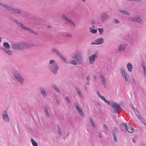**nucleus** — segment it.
<instances>
[{
    "mask_svg": "<svg viewBox=\"0 0 146 146\" xmlns=\"http://www.w3.org/2000/svg\"><path fill=\"white\" fill-rule=\"evenodd\" d=\"M72 58L76 60H72L69 62L71 64L76 65L77 64H81L83 62V57L81 53L79 51H77L72 55Z\"/></svg>",
    "mask_w": 146,
    "mask_h": 146,
    "instance_id": "obj_1",
    "label": "nucleus"
},
{
    "mask_svg": "<svg viewBox=\"0 0 146 146\" xmlns=\"http://www.w3.org/2000/svg\"><path fill=\"white\" fill-rule=\"evenodd\" d=\"M11 72L15 80L20 84H23L25 82V80L19 72L17 70L13 69Z\"/></svg>",
    "mask_w": 146,
    "mask_h": 146,
    "instance_id": "obj_2",
    "label": "nucleus"
},
{
    "mask_svg": "<svg viewBox=\"0 0 146 146\" xmlns=\"http://www.w3.org/2000/svg\"><path fill=\"white\" fill-rule=\"evenodd\" d=\"M11 72L15 80L20 84H23L25 82V80L19 72L17 70L13 69Z\"/></svg>",
    "mask_w": 146,
    "mask_h": 146,
    "instance_id": "obj_3",
    "label": "nucleus"
},
{
    "mask_svg": "<svg viewBox=\"0 0 146 146\" xmlns=\"http://www.w3.org/2000/svg\"><path fill=\"white\" fill-rule=\"evenodd\" d=\"M11 72L15 80L20 84H23L25 82V80L19 72L17 70L13 69Z\"/></svg>",
    "mask_w": 146,
    "mask_h": 146,
    "instance_id": "obj_4",
    "label": "nucleus"
},
{
    "mask_svg": "<svg viewBox=\"0 0 146 146\" xmlns=\"http://www.w3.org/2000/svg\"><path fill=\"white\" fill-rule=\"evenodd\" d=\"M0 5L6 9L7 10L11 11L12 13L17 15H21L22 12L20 9L14 8L8 4H4L0 2Z\"/></svg>",
    "mask_w": 146,
    "mask_h": 146,
    "instance_id": "obj_5",
    "label": "nucleus"
},
{
    "mask_svg": "<svg viewBox=\"0 0 146 146\" xmlns=\"http://www.w3.org/2000/svg\"><path fill=\"white\" fill-rule=\"evenodd\" d=\"M12 21H13L19 27H20L22 29L25 31H28L29 32L31 33H32L34 34L35 35H38V33L34 31L33 29L29 27H25L22 23L19 22L17 19H13L12 20Z\"/></svg>",
    "mask_w": 146,
    "mask_h": 146,
    "instance_id": "obj_6",
    "label": "nucleus"
},
{
    "mask_svg": "<svg viewBox=\"0 0 146 146\" xmlns=\"http://www.w3.org/2000/svg\"><path fill=\"white\" fill-rule=\"evenodd\" d=\"M120 127L121 131H123L125 133L128 131L129 133H132L134 131V128L130 126L129 124L127 125L124 123H121L120 125Z\"/></svg>",
    "mask_w": 146,
    "mask_h": 146,
    "instance_id": "obj_7",
    "label": "nucleus"
},
{
    "mask_svg": "<svg viewBox=\"0 0 146 146\" xmlns=\"http://www.w3.org/2000/svg\"><path fill=\"white\" fill-rule=\"evenodd\" d=\"M12 47L14 50H23L27 48V44L24 42L15 43L12 44Z\"/></svg>",
    "mask_w": 146,
    "mask_h": 146,
    "instance_id": "obj_8",
    "label": "nucleus"
},
{
    "mask_svg": "<svg viewBox=\"0 0 146 146\" xmlns=\"http://www.w3.org/2000/svg\"><path fill=\"white\" fill-rule=\"evenodd\" d=\"M49 68L50 71L54 74H57L59 67L57 63L49 65Z\"/></svg>",
    "mask_w": 146,
    "mask_h": 146,
    "instance_id": "obj_9",
    "label": "nucleus"
},
{
    "mask_svg": "<svg viewBox=\"0 0 146 146\" xmlns=\"http://www.w3.org/2000/svg\"><path fill=\"white\" fill-rule=\"evenodd\" d=\"M111 106L114 108L113 112L116 114L118 113V111H120V108H121L120 105L115 102H111Z\"/></svg>",
    "mask_w": 146,
    "mask_h": 146,
    "instance_id": "obj_10",
    "label": "nucleus"
},
{
    "mask_svg": "<svg viewBox=\"0 0 146 146\" xmlns=\"http://www.w3.org/2000/svg\"><path fill=\"white\" fill-rule=\"evenodd\" d=\"M52 51L61 59L64 62L66 63H68L67 62L66 58L58 50L55 48H53L52 50Z\"/></svg>",
    "mask_w": 146,
    "mask_h": 146,
    "instance_id": "obj_11",
    "label": "nucleus"
},
{
    "mask_svg": "<svg viewBox=\"0 0 146 146\" xmlns=\"http://www.w3.org/2000/svg\"><path fill=\"white\" fill-rule=\"evenodd\" d=\"M128 20L129 21L138 23L142 24L143 22V20L141 18L139 17L138 16L133 17H130L129 18Z\"/></svg>",
    "mask_w": 146,
    "mask_h": 146,
    "instance_id": "obj_12",
    "label": "nucleus"
},
{
    "mask_svg": "<svg viewBox=\"0 0 146 146\" xmlns=\"http://www.w3.org/2000/svg\"><path fill=\"white\" fill-rule=\"evenodd\" d=\"M110 18L108 15V13L106 12H103L101 14L100 19L102 23H103L105 21L108 20Z\"/></svg>",
    "mask_w": 146,
    "mask_h": 146,
    "instance_id": "obj_13",
    "label": "nucleus"
},
{
    "mask_svg": "<svg viewBox=\"0 0 146 146\" xmlns=\"http://www.w3.org/2000/svg\"><path fill=\"white\" fill-rule=\"evenodd\" d=\"M74 106L77 111L79 112L80 115L82 117L84 116V113L82 108H80L78 103H74Z\"/></svg>",
    "mask_w": 146,
    "mask_h": 146,
    "instance_id": "obj_14",
    "label": "nucleus"
},
{
    "mask_svg": "<svg viewBox=\"0 0 146 146\" xmlns=\"http://www.w3.org/2000/svg\"><path fill=\"white\" fill-rule=\"evenodd\" d=\"M104 39L102 38H100L96 39L94 42L91 43L92 45H99L101 44L104 42Z\"/></svg>",
    "mask_w": 146,
    "mask_h": 146,
    "instance_id": "obj_15",
    "label": "nucleus"
},
{
    "mask_svg": "<svg viewBox=\"0 0 146 146\" xmlns=\"http://www.w3.org/2000/svg\"><path fill=\"white\" fill-rule=\"evenodd\" d=\"M39 90L43 97L44 98H46L48 95V94L45 88L42 86H40L39 87Z\"/></svg>",
    "mask_w": 146,
    "mask_h": 146,
    "instance_id": "obj_16",
    "label": "nucleus"
},
{
    "mask_svg": "<svg viewBox=\"0 0 146 146\" xmlns=\"http://www.w3.org/2000/svg\"><path fill=\"white\" fill-rule=\"evenodd\" d=\"M62 17L63 19L70 23L73 27H75L76 26V24L73 22L72 20L70 19L66 16L65 14H63L62 15Z\"/></svg>",
    "mask_w": 146,
    "mask_h": 146,
    "instance_id": "obj_17",
    "label": "nucleus"
},
{
    "mask_svg": "<svg viewBox=\"0 0 146 146\" xmlns=\"http://www.w3.org/2000/svg\"><path fill=\"white\" fill-rule=\"evenodd\" d=\"M2 114L3 120L6 122H9V119L7 111L5 110Z\"/></svg>",
    "mask_w": 146,
    "mask_h": 146,
    "instance_id": "obj_18",
    "label": "nucleus"
},
{
    "mask_svg": "<svg viewBox=\"0 0 146 146\" xmlns=\"http://www.w3.org/2000/svg\"><path fill=\"white\" fill-rule=\"evenodd\" d=\"M98 57L97 54H95L94 55L91 56L89 58V60L90 61V63L92 64H93V62L94 61L95 59Z\"/></svg>",
    "mask_w": 146,
    "mask_h": 146,
    "instance_id": "obj_19",
    "label": "nucleus"
},
{
    "mask_svg": "<svg viewBox=\"0 0 146 146\" xmlns=\"http://www.w3.org/2000/svg\"><path fill=\"white\" fill-rule=\"evenodd\" d=\"M121 73L123 77L125 78L127 77V73L125 71L124 67H120L119 68Z\"/></svg>",
    "mask_w": 146,
    "mask_h": 146,
    "instance_id": "obj_20",
    "label": "nucleus"
},
{
    "mask_svg": "<svg viewBox=\"0 0 146 146\" xmlns=\"http://www.w3.org/2000/svg\"><path fill=\"white\" fill-rule=\"evenodd\" d=\"M51 87L52 88L54 89L56 92L60 94V92L59 89L55 84H53L52 85Z\"/></svg>",
    "mask_w": 146,
    "mask_h": 146,
    "instance_id": "obj_21",
    "label": "nucleus"
},
{
    "mask_svg": "<svg viewBox=\"0 0 146 146\" xmlns=\"http://www.w3.org/2000/svg\"><path fill=\"white\" fill-rule=\"evenodd\" d=\"M119 11L120 13L127 15V16H129L130 15L129 13L124 9H121L119 10Z\"/></svg>",
    "mask_w": 146,
    "mask_h": 146,
    "instance_id": "obj_22",
    "label": "nucleus"
},
{
    "mask_svg": "<svg viewBox=\"0 0 146 146\" xmlns=\"http://www.w3.org/2000/svg\"><path fill=\"white\" fill-rule=\"evenodd\" d=\"M127 69L130 72H132V69H133V67L131 63H128L127 64Z\"/></svg>",
    "mask_w": 146,
    "mask_h": 146,
    "instance_id": "obj_23",
    "label": "nucleus"
},
{
    "mask_svg": "<svg viewBox=\"0 0 146 146\" xmlns=\"http://www.w3.org/2000/svg\"><path fill=\"white\" fill-rule=\"evenodd\" d=\"M126 47V45L123 44H121L119 47V51H123L125 50Z\"/></svg>",
    "mask_w": 146,
    "mask_h": 146,
    "instance_id": "obj_24",
    "label": "nucleus"
},
{
    "mask_svg": "<svg viewBox=\"0 0 146 146\" xmlns=\"http://www.w3.org/2000/svg\"><path fill=\"white\" fill-rule=\"evenodd\" d=\"M57 126L58 129V135L60 136H61L62 135V133L61 132V128L60 125L59 124H58L57 125Z\"/></svg>",
    "mask_w": 146,
    "mask_h": 146,
    "instance_id": "obj_25",
    "label": "nucleus"
},
{
    "mask_svg": "<svg viewBox=\"0 0 146 146\" xmlns=\"http://www.w3.org/2000/svg\"><path fill=\"white\" fill-rule=\"evenodd\" d=\"M112 133L113 136L114 137V142L115 143H117V140L116 133H115L114 132H112Z\"/></svg>",
    "mask_w": 146,
    "mask_h": 146,
    "instance_id": "obj_26",
    "label": "nucleus"
},
{
    "mask_svg": "<svg viewBox=\"0 0 146 146\" xmlns=\"http://www.w3.org/2000/svg\"><path fill=\"white\" fill-rule=\"evenodd\" d=\"M3 45L5 48L7 49H9L10 47V45L7 42H5L4 43Z\"/></svg>",
    "mask_w": 146,
    "mask_h": 146,
    "instance_id": "obj_27",
    "label": "nucleus"
},
{
    "mask_svg": "<svg viewBox=\"0 0 146 146\" xmlns=\"http://www.w3.org/2000/svg\"><path fill=\"white\" fill-rule=\"evenodd\" d=\"M89 121L93 128H95L96 127L95 124L94 123L93 120L91 118H90Z\"/></svg>",
    "mask_w": 146,
    "mask_h": 146,
    "instance_id": "obj_28",
    "label": "nucleus"
},
{
    "mask_svg": "<svg viewBox=\"0 0 146 146\" xmlns=\"http://www.w3.org/2000/svg\"><path fill=\"white\" fill-rule=\"evenodd\" d=\"M90 32L93 34H95L97 32V31L96 29H93L91 27H90Z\"/></svg>",
    "mask_w": 146,
    "mask_h": 146,
    "instance_id": "obj_29",
    "label": "nucleus"
},
{
    "mask_svg": "<svg viewBox=\"0 0 146 146\" xmlns=\"http://www.w3.org/2000/svg\"><path fill=\"white\" fill-rule=\"evenodd\" d=\"M44 109L45 112L47 115L48 117H49L50 115L48 111V109L46 106H45L44 107Z\"/></svg>",
    "mask_w": 146,
    "mask_h": 146,
    "instance_id": "obj_30",
    "label": "nucleus"
},
{
    "mask_svg": "<svg viewBox=\"0 0 146 146\" xmlns=\"http://www.w3.org/2000/svg\"><path fill=\"white\" fill-rule=\"evenodd\" d=\"M5 52L7 53L9 55H11L13 54V52L7 49Z\"/></svg>",
    "mask_w": 146,
    "mask_h": 146,
    "instance_id": "obj_31",
    "label": "nucleus"
},
{
    "mask_svg": "<svg viewBox=\"0 0 146 146\" xmlns=\"http://www.w3.org/2000/svg\"><path fill=\"white\" fill-rule=\"evenodd\" d=\"M76 90L77 92L78 93V94L79 95V96L81 97H82V94L81 92L80 91V89L78 88H76Z\"/></svg>",
    "mask_w": 146,
    "mask_h": 146,
    "instance_id": "obj_32",
    "label": "nucleus"
},
{
    "mask_svg": "<svg viewBox=\"0 0 146 146\" xmlns=\"http://www.w3.org/2000/svg\"><path fill=\"white\" fill-rule=\"evenodd\" d=\"M31 140L33 146H38V144L33 139L31 138Z\"/></svg>",
    "mask_w": 146,
    "mask_h": 146,
    "instance_id": "obj_33",
    "label": "nucleus"
},
{
    "mask_svg": "<svg viewBox=\"0 0 146 146\" xmlns=\"http://www.w3.org/2000/svg\"><path fill=\"white\" fill-rule=\"evenodd\" d=\"M129 78V77L128 76L127 77L125 78L126 83L127 84H129L130 82V81L129 79H128Z\"/></svg>",
    "mask_w": 146,
    "mask_h": 146,
    "instance_id": "obj_34",
    "label": "nucleus"
},
{
    "mask_svg": "<svg viewBox=\"0 0 146 146\" xmlns=\"http://www.w3.org/2000/svg\"><path fill=\"white\" fill-rule=\"evenodd\" d=\"M98 29L99 30L100 34V35H102L103 33L104 29L103 28H100Z\"/></svg>",
    "mask_w": 146,
    "mask_h": 146,
    "instance_id": "obj_35",
    "label": "nucleus"
},
{
    "mask_svg": "<svg viewBox=\"0 0 146 146\" xmlns=\"http://www.w3.org/2000/svg\"><path fill=\"white\" fill-rule=\"evenodd\" d=\"M113 22L116 24H117L120 22L117 19H114L113 21Z\"/></svg>",
    "mask_w": 146,
    "mask_h": 146,
    "instance_id": "obj_36",
    "label": "nucleus"
},
{
    "mask_svg": "<svg viewBox=\"0 0 146 146\" xmlns=\"http://www.w3.org/2000/svg\"><path fill=\"white\" fill-rule=\"evenodd\" d=\"M145 63L144 60H142L141 61V65L142 68L145 66Z\"/></svg>",
    "mask_w": 146,
    "mask_h": 146,
    "instance_id": "obj_37",
    "label": "nucleus"
},
{
    "mask_svg": "<svg viewBox=\"0 0 146 146\" xmlns=\"http://www.w3.org/2000/svg\"><path fill=\"white\" fill-rule=\"evenodd\" d=\"M113 131L112 132H114L115 133H118V129L116 127H113Z\"/></svg>",
    "mask_w": 146,
    "mask_h": 146,
    "instance_id": "obj_38",
    "label": "nucleus"
},
{
    "mask_svg": "<svg viewBox=\"0 0 146 146\" xmlns=\"http://www.w3.org/2000/svg\"><path fill=\"white\" fill-rule=\"evenodd\" d=\"M65 99L66 101L67 102L68 104H70L71 103V101L69 100L68 97H65Z\"/></svg>",
    "mask_w": 146,
    "mask_h": 146,
    "instance_id": "obj_39",
    "label": "nucleus"
},
{
    "mask_svg": "<svg viewBox=\"0 0 146 146\" xmlns=\"http://www.w3.org/2000/svg\"><path fill=\"white\" fill-rule=\"evenodd\" d=\"M100 78L101 79L102 82H103V81H104V80H106L104 76L103 75H101L100 76Z\"/></svg>",
    "mask_w": 146,
    "mask_h": 146,
    "instance_id": "obj_40",
    "label": "nucleus"
},
{
    "mask_svg": "<svg viewBox=\"0 0 146 146\" xmlns=\"http://www.w3.org/2000/svg\"><path fill=\"white\" fill-rule=\"evenodd\" d=\"M49 63L51 65L55 63V61L53 59L50 60L49 61Z\"/></svg>",
    "mask_w": 146,
    "mask_h": 146,
    "instance_id": "obj_41",
    "label": "nucleus"
},
{
    "mask_svg": "<svg viewBox=\"0 0 146 146\" xmlns=\"http://www.w3.org/2000/svg\"><path fill=\"white\" fill-rule=\"evenodd\" d=\"M134 111L135 114L136 115L137 117V116H138L137 115H140V114H139V111L137 109H136Z\"/></svg>",
    "mask_w": 146,
    "mask_h": 146,
    "instance_id": "obj_42",
    "label": "nucleus"
},
{
    "mask_svg": "<svg viewBox=\"0 0 146 146\" xmlns=\"http://www.w3.org/2000/svg\"><path fill=\"white\" fill-rule=\"evenodd\" d=\"M103 126L104 128L107 131H108V130H109L108 128L105 124H103Z\"/></svg>",
    "mask_w": 146,
    "mask_h": 146,
    "instance_id": "obj_43",
    "label": "nucleus"
},
{
    "mask_svg": "<svg viewBox=\"0 0 146 146\" xmlns=\"http://www.w3.org/2000/svg\"><path fill=\"white\" fill-rule=\"evenodd\" d=\"M102 83L103 85L105 87L106 83V80H104V81H103V82H102Z\"/></svg>",
    "mask_w": 146,
    "mask_h": 146,
    "instance_id": "obj_44",
    "label": "nucleus"
},
{
    "mask_svg": "<svg viewBox=\"0 0 146 146\" xmlns=\"http://www.w3.org/2000/svg\"><path fill=\"white\" fill-rule=\"evenodd\" d=\"M140 121L142 122L146 126V123L145 122V120L143 118V117L142 118L140 119Z\"/></svg>",
    "mask_w": 146,
    "mask_h": 146,
    "instance_id": "obj_45",
    "label": "nucleus"
},
{
    "mask_svg": "<svg viewBox=\"0 0 146 146\" xmlns=\"http://www.w3.org/2000/svg\"><path fill=\"white\" fill-rule=\"evenodd\" d=\"M104 101L108 105H110L111 106V103H110L109 101L107 100L106 99Z\"/></svg>",
    "mask_w": 146,
    "mask_h": 146,
    "instance_id": "obj_46",
    "label": "nucleus"
},
{
    "mask_svg": "<svg viewBox=\"0 0 146 146\" xmlns=\"http://www.w3.org/2000/svg\"><path fill=\"white\" fill-rule=\"evenodd\" d=\"M138 116H137V117L140 120V119H141L143 117H142V116L140 115H137Z\"/></svg>",
    "mask_w": 146,
    "mask_h": 146,
    "instance_id": "obj_47",
    "label": "nucleus"
},
{
    "mask_svg": "<svg viewBox=\"0 0 146 146\" xmlns=\"http://www.w3.org/2000/svg\"><path fill=\"white\" fill-rule=\"evenodd\" d=\"M100 98L104 101L106 99L105 98L102 96H100Z\"/></svg>",
    "mask_w": 146,
    "mask_h": 146,
    "instance_id": "obj_48",
    "label": "nucleus"
},
{
    "mask_svg": "<svg viewBox=\"0 0 146 146\" xmlns=\"http://www.w3.org/2000/svg\"><path fill=\"white\" fill-rule=\"evenodd\" d=\"M1 49L4 52H5L6 51V50H7V48L6 49V48H4V47H3V48H1Z\"/></svg>",
    "mask_w": 146,
    "mask_h": 146,
    "instance_id": "obj_49",
    "label": "nucleus"
},
{
    "mask_svg": "<svg viewBox=\"0 0 146 146\" xmlns=\"http://www.w3.org/2000/svg\"><path fill=\"white\" fill-rule=\"evenodd\" d=\"M86 79L88 81H90V76H88L86 77Z\"/></svg>",
    "mask_w": 146,
    "mask_h": 146,
    "instance_id": "obj_50",
    "label": "nucleus"
},
{
    "mask_svg": "<svg viewBox=\"0 0 146 146\" xmlns=\"http://www.w3.org/2000/svg\"><path fill=\"white\" fill-rule=\"evenodd\" d=\"M130 106H131V107L133 109L134 111L136 109H135L134 108L133 106L131 104H130Z\"/></svg>",
    "mask_w": 146,
    "mask_h": 146,
    "instance_id": "obj_51",
    "label": "nucleus"
},
{
    "mask_svg": "<svg viewBox=\"0 0 146 146\" xmlns=\"http://www.w3.org/2000/svg\"><path fill=\"white\" fill-rule=\"evenodd\" d=\"M56 102L57 103L58 105H60V102L58 100H57V99H56Z\"/></svg>",
    "mask_w": 146,
    "mask_h": 146,
    "instance_id": "obj_52",
    "label": "nucleus"
},
{
    "mask_svg": "<svg viewBox=\"0 0 146 146\" xmlns=\"http://www.w3.org/2000/svg\"><path fill=\"white\" fill-rule=\"evenodd\" d=\"M102 134L100 132L99 133V137L100 138H101L102 137Z\"/></svg>",
    "mask_w": 146,
    "mask_h": 146,
    "instance_id": "obj_53",
    "label": "nucleus"
},
{
    "mask_svg": "<svg viewBox=\"0 0 146 146\" xmlns=\"http://www.w3.org/2000/svg\"><path fill=\"white\" fill-rule=\"evenodd\" d=\"M66 36L68 37H71L72 35L70 34H67L66 35Z\"/></svg>",
    "mask_w": 146,
    "mask_h": 146,
    "instance_id": "obj_54",
    "label": "nucleus"
},
{
    "mask_svg": "<svg viewBox=\"0 0 146 146\" xmlns=\"http://www.w3.org/2000/svg\"><path fill=\"white\" fill-rule=\"evenodd\" d=\"M29 46L30 47H32L34 46V44H32L30 45H29Z\"/></svg>",
    "mask_w": 146,
    "mask_h": 146,
    "instance_id": "obj_55",
    "label": "nucleus"
},
{
    "mask_svg": "<svg viewBox=\"0 0 146 146\" xmlns=\"http://www.w3.org/2000/svg\"><path fill=\"white\" fill-rule=\"evenodd\" d=\"M145 77H146V70L143 71Z\"/></svg>",
    "mask_w": 146,
    "mask_h": 146,
    "instance_id": "obj_56",
    "label": "nucleus"
},
{
    "mask_svg": "<svg viewBox=\"0 0 146 146\" xmlns=\"http://www.w3.org/2000/svg\"><path fill=\"white\" fill-rule=\"evenodd\" d=\"M95 23V21L94 20L92 21L91 24L92 25H93Z\"/></svg>",
    "mask_w": 146,
    "mask_h": 146,
    "instance_id": "obj_57",
    "label": "nucleus"
},
{
    "mask_svg": "<svg viewBox=\"0 0 146 146\" xmlns=\"http://www.w3.org/2000/svg\"><path fill=\"white\" fill-rule=\"evenodd\" d=\"M132 80H133V83H134V84H135L136 83V82L135 81V80L133 78Z\"/></svg>",
    "mask_w": 146,
    "mask_h": 146,
    "instance_id": "obj_58",
    "label": "nucleus"
},
{
    "mask_svg": "<svg viewBox=\"0 0 146 146\" xmlns=\"http://www.w3.org/2000/svg\"><path fill=\"white\" fill-rule=\"evenodd\" d=\"M142 68L143 70V71L146 70V67L145 66L143 67Z\"/></svg>",
    "mask_w": 146,
    "mask_h": 146,
    "instance_id": "obj_59",
    "label": "nucleus"
},
{
    "mask_svg": "<svg viewBox=\"0 0 146 146\" xmlns=\"http://www.w3.org/2000/svg\"><path fill=\"white\" fill-rule=\"evenodd\" d=\"M135 138H134L133 140V142L134 143H135V142L136 140L135 139Z\"/></svg>",
    "mask_w": 146,
    "mask_h": 146,
    "instance_id": "obj_60",
    "label": "nucleus"
},
{
    "mask_svg": "<svg viewBox=\"0 0 146 146\" xmlns=\"http://www.w3.org/2000/svg\"><path fill=\"white\" fill-rule=\"evenodd\" d=\"M142 0H134V1L137 2H139L141 1Z\"/></svg>",
    "mask_w": 146,
    "mask_h": 146,
    "instance_id": "obj_61",
    "label": "nucleus"
},
{
    "mask_svg": "<svg viewBox=\"0 0 146 146\" xmlns=\"http://www.w3.org/2000/svg\"><path fill=\"white\" fill-rule=\"evenodd\" d=\"M86 85H89V84H90V82H87L86 83Z\"/></svg>",
    "mask_w": 146,
    "mask_h": 146,
    "instance_id": "obj_62",
    "label": "nucleus"
},
{
    "mask_svg": "<svg viewBox=\"0 0 146 146\" xmlns=\"http://www.w3.org/2000/svg\"><path fill=\"white\" fill-rule=\"evenodd\" d=\"M61 119L62 120H63V119H64V118L63 117H61Z\"/></svg>",
    "mask_w": 146,
    "mask_h": 146,
    "instance_id": "obj_63",
    "label": "nucleus"
},
{
    "mask_svg": "<svg viewBox=\"0 0 146 146\" xmlns=\"http://www.w3.org/2000/svg\"><path fill=\"white\" fill-rule=\"evenodd\" d=\"M141 146H146V144H143Z\"/></svg>",
    "mask_w": 146,
    "mask_h": 146,
    "instance_id": "obj_64",
    "label": "nucleus"
}]
</instances>
